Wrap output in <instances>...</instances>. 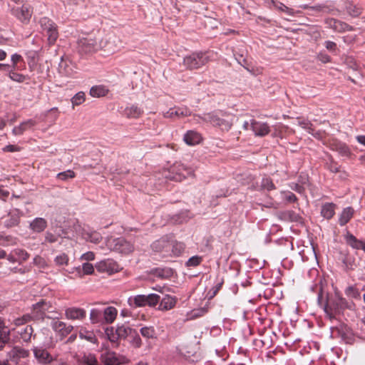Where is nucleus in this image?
Returning <instances> with one entry per match:
<instances>
[{"mask_svg":"<svg viewBox=\"0 0 365 365\" xmlns=\"http://www.w3.org/2000/svg\"><path fill=\"white\" fill-rule=\"evenodd\" d=\"M318 303L324 307V309L330 318H334L336 314H339L343 309L347 307L346 300L335 294L334 296L329 297L325 294L321 287L318 293Z\"/></svg>","mask_w":365,"mask_h":365,"instance_id":"f257e3e1","label":"nucleus"},{"mask_svg":"<svg viewBox=\"0 0 365 365\" xmlns=\"http://www.w3.org/2000/svg\"><path fill=\"white\" fill-rule=\"evenodd\" d=\"M135 330L128 325L123 324L117 325L115 329L113 327L107 328L106 334L109 341L115 344L114 347H118L119 345L118 341L129 339Z\"/></svg>","mask_w":365,"mask_h":365,"instance_id":"f03ea898","label":"nucleus"},{"mask_svg":"<svg viewBox=\"0 0 365 365\" xmlns=\"http://www.w3.org/2000/svg\"><path fill=\"white\" fill-rule=\"evenodd\" d=\"M107 246L110 250L124 255L130 254L134 250L133 244L123 237L108 240Z\"/></svg>","mask_w":365,"mask_h":365,"instance_id":"7ed1b4c3","label":"nucleus"},{"mask_svg":"<svg viewBox=\"0 0 365 365\" xmlns=\"http://www.w3.org/2000/svg\"><path fill=\"white\" fill-rule=\"evenodd\" d=\"M40 24L43 30L49 45H53L58 38V32L56 24L47 17L40 20Z\"/></svg>","mask_w":365,"mask_h":365,"instance_id":"20e7f679","label":"nucleus"},{"mask_svg":"<svg viewBox=\"0 0 365 365\" xmlns=\"http://www.w3.org/2000/svg\"><path fill=\"white\" fill-rule=\"evenodd\" d=\"M208 57L203 53H193L183 59V64L189 69H197L208 62Z\"/></svg>","mask_w":365,"mask_h":365,"instance_id":"39448f33","label":"nucleus"},{"mask_svg":"<svg viewBox=\"0 0 365 365\" xmlns=\"http://www.w3.org/2000/svg\"><path fill=\"white\" fill-rule=\"evenodd\" d=\"M77 44L81 53L90 54L98 51V39L96 37L81 38L78 40Z\"/></svg>","mask_w":365,"mask_h":365,"instance_id":"423d86ee","label":"nucleus"},{"mask_svg":"<svg viewBox=\"0 0 365 365\" xmlns=\"http://www.w3.org/2000/svg\"><path fill=\"white\" fill-rule=\"evenodd\" d=\"M11 13L23 24H28L31 18L33 10L31 6L23 4L11 7Z\"/></svg>","mask_w":365,"mask_h":365,"instance_id":"0eeeda50","label":"nucleus"},{"mask_svg":"<svg viewBox=\"0 0 365 365\" xmlns=\"http://www.w3.org/2000/svg\"><path fill=\"white\" fill-rule=\"evenodd\" d=\"M150 247L155 252L164 253L165 255H170L171 248V235H165L160 239L154 241Z\"/></svg>","mask_w":365,"mask_h":365,"instance_id":"6e6552de","label":"nucleus"},{"mask_svg":"<svg viewBox=\"0 0 365 365\" xmlns=\"http://www.w3.org/2000/svg\"><path fill=\"white\" fill-rule=\"evenodd\" d=\"M129 300H133L135 307H154L159 302L160 296L156 294H139L135 296L133 299H129Z\"/></svg>","mask_w":365,"mask_h":365,"instance_id":"1a4fd4ad","label":"nucleus"},{"mask_svg":"<svg viewBox=\"0 0 365 365\" xmlns=\"http://www.w3.org/2000/svg\"><path fill=\"white\" fill-rule=\"evenodd\" d=\"M171 173L173 174L170 179L175 181H181L186 178L187 175H192L194 170L192 168L187 167L181 163H175L171 167Z\"/></svg>","mask_w":365,"mask_h":365,"instance_id":"9d476101","label":"nucleus"},{"mask_svg":"<svg viewBox=\"0 0 365 365\" xmlns=\"http://www.w3.org/2000/svg\"><path fill=\"white\" fill-rule=\"evenodd\" d=\"M103 365H120L128 363L129 360L123 355H118L113 351H106L101 354Z\"/></svg>","mask_w":365,"mask_h":365,"instance_id":"9b49d317","label":"nucleus"},{"mask_svg":"<svg viewBox=\"0 0 365 365\" xmlns=\"http://www.w3.org/2000/svg\"><path fill=\"white\" fill-rule=\"evenodd\" d=\"M205 122L210 123L214 126L219 127L222 130H229L232 123L229 120L219 118L214 113L204 114L202 117H200Z\"/></svg>","mask_w":365,"mask_h":365,"instance_id":"f8f14e48","label":"nucleus"},{"mask_svg":"<svg viewBox=\"0 0 365 365\" xmlns=\"http://www.w3.org/2000/svg\"><path fill=\"white\" fill-rule=\"evenodd\" d=\"M96 268L99 272L112 274L119 272L122 268L114 260L108 259L102 260L96 264Z\"/></svg>","mask_w":365,"mask_h":365,"instance_id":"ddd939ff","label":"nucleus"},{"mask_svg":"<svg viewBox=\"0 0 365 365\" xmlns=\"http://www.w3.org/2000/svg\"><path fill=\"white\" fill-rule=\"evenodd\" d=\"M34 355L37 361L42 365L53 364L54 356L51 355L46 349L43 347H34L33 349Z\"/></svg>","mask_w":365,"mask_h":365,"instance_id":"4468645a","label":"nucleus"},{"mask_svg":"<svg viewBox=\"0 0 365 365\" xmlns=\"http://www.w3.org/2000/svg\"><path fill=\"white\" fill-rule=\"evenodd\" d=\"M29 356V351L21 347L15 346L8 352V359L4 360L1 365H8L9 361H11L15 364L19 362L21 358H26Z\"/></svg>","mask_w":365,"mask_h":365,"instance_id":"2eb2a0df","label":"nucleus"},{"mask_svg":"<svg viewBox=\"0 0 365 365\" xmlns=\"http://www.w3.org/2000/svg\"><path fill=\"white\" fill-rule=\"evenodd\" d=\"M58 73L65 76H71L76 73L75 66L67 58L62 56L58 67Z\"/></svg>","mask_w":365,"mask_h":365,"instance_id":"dca6fc26","label":"nucleus"},{"mask_svg":"<svg viewBox=\"0 0 365 365\" xmlns=\"http://www.w3.org/2000/svg\"><path fill=\"white\" fill-rule=\"evenodd\" d=\"M190 115V110L186 107H174L163 113L164 118H181Z\"/></svg>","mask_w":365,"mask_h":365,"instance_id":"f3484780","label":"nucleus"},{"mask_svg":"<svg viewBox=\"0 0 365 365\" xmlns=\"http://www.w3.org/2000/svg\"><path fill=\"white\" fill-rule=\"evenodd\" d=\"M51 327L56 332H58L63 337L68 335L73 329V326L67 325L65 322L59 320L53 321L51 323Z\"/></svg>","mask_w":365,"mask_h":365,"instance_id":"a211bd4d","label":"nucleus"},{"mask_svg":"<svg viewBox=\"0 0 365 365\" xmlns=\"http://www.w3.org/2000/svg\"><path fill=\"white\" fill-rule=\"evenodd\" d=\"M255 135L264 136L269 135L271 129L269 125L264 122L257 121L255 119L252 121V130Z\"/></svg>","mask_w":365,"mask_h":365,"instance_id":"6ab92c4d","label":"nucleus"},{"mask_svg":"<svg viewBox=\"0 0 365 365\" xmlns=\"http://www.w3.org/2000/svg\"><path fill=\"white\" fill-rule=\"evenodd\" d=\"M278 218L283 221L302 223V217L293 210H285L277 214Z\"/></svg>","mask_w":365,"mask_h":365,"instance_id":"aec40b11","label":"nucleus"},{"mask_svg":"<svg viewBox=\"0 0 365 365\" xmlns=\"http://www.w3.org/2000/svg\"><path fill=\"white\" fill-rule=\"evenodd\" d=\"M65 315L68 319L81 320L86 316L85 309L78 307H70L65 310Z\"/></svg>","mask_w":365,"mask_h":365,"instance_id":"412c9836","label":"nucleus"},{"mask_svg":"<svg viewBox=\"0 0 365 365\" xmlns=\"http://www.w3.org/2000/svg\"><path fill=\"white\" fill-rule=\"evenodd\" d=\"M344 239L348 245L356 250H362L365 252V240H358L354 235L347 232Z\"/></svg>","mask_w":365,"mask_h":365,"instance_id":"4be33fe9","label":"nucleus"},{"mask_svg":"<svg viewBox=\"0 0 365 365\" xmlns=\"http://www.w3.org/2000/svg\"><path fill=\"white\" fill-rule=\"evenodd\" d=\"M178 299L175 297L165 295L162 299L160 298V304L158 309L161 311H168L175 307Z\"/></svg>","mask_w":365,"mask_h":365,"instance_id":"5701e85b","label":"nucleus"},{"mask_svg":"<svg viewBox=\"0 0 365 365\" xmlns=\"http://www.w3.org/2000/svg\"><path fill=\"white\" fill-rule=\"evenodd\" d=\"M141 336L146 339L149 348H150V340H156L158 339V334L155 329L152 327H143L140 329Z\"/></svg>","mask_w":365,"mask_h":365,"instance_id":"b1692460","label":"nucleus"},{"mask_svg":"<svg viewBox=\"0 0 365 365\" xmlns=\"http://www.w3.org/2000/svg\"><path fill=\"white\" fill-rule=\"evenodd\" d=\"M54 358L52 365H78L73 362L74 357L68 354L64 355L56 354Z\"/></svg>","mask_w":365,"mask_h":365,"instance_id":"393cba45","label":"nucleus"},{"mask_svg":"<svg viewBox=\"0 0 365 365\" xmlns=\"http://www.w3.org/2000/svg\"><path fill=\"white\" fill-rule=\"evenodd\" d=\"M29 227L34 232H42L47 227V221L44 218L36 217L31 222Z\"/></svg>","mask_w":365,"mask_h":365,"instance_id":"a878e982","label":"nucleus"},{"mask_svg":"<svg viewBox=\"0 0 365 365\" xmlns=\"http://www.w3.org/2000/svg\"><path fill=\"white\" fill-rule=\"evenodd\" d=\"M103 320L106 324H112L116 319L118 310L114 307H108L103 310Z\"/></svg>","mask_w":365,"mask_h":365,"instance_id":"bb28decb","label":"nucleus"},{"mask_svg":"<svg viewBox=\"0 0 365 365\" xmlns=\"http://www.w3.org/2000/svg\"><path fill=\"white\" fill-rule=\"evenodd\" d=\"M51 307V303L46 299H41L33 305V309L36 312L37 316L42 315Z\"/></svg>","mask_w":365,"mask_h":365,"instance_id":"cd10ccee","label":"nucleus"},{"mask_svg":"<svg viewBox=\"0 0 365 365\" xmlns=\"http://www.w3.org/2000/svg\"><path fill=\"white\" fill-rule=\"evenodd\" d=\"M354 214V210L351 207H347L343 210L339 218V223L341 226L345 225L352 218Z\"/></svg>","mask_w":365,"mask_h":365,"instance_id":"c85d7f7f","label":"nucleus"},{"mask_svg":"<svg viewBox=\"0 0 365 365\" xmlns=\"http://www.w3.org/2000/svg\"><path fill=\"white\" fill-rule=\"evenodd\" d=\"M185 248V246L184 243L175 240L173 239V236L171 235V248L170 255L172 254L174 256H179L183 252Z\"/></svg>","mask_w":365,"mask_h":365,"instance_id":"c756f323","label":"nucleus"},{"mask_svg":"<svg viewBox=\"0 0 365 365\" xmlns=\"http://www.w3.org/2000/svg\"><path fill=\"white\" fill-rule=\"evenodd\" d=\"M115 39L110 36H106L101 40H98V50H104L108 51H113L115 50V46H111V43H114Z\"/></svg>","mask_w":365,"mask_h":365,"instance_id":"7c9ffc66","label":"nucleus"},{"mask_svg":"<svg viewBox=\"0 0 365 365\" xmlns=\"http://www.w3.org/2000/svg\"><path fill=\"white\" fill-rule=\"evenodd\" d=\"M108 91V89L104 86H95L90 89V95L95 98H100L106 96Z\"/></svg>","mask_w":365,"mask_h":365,"instance_id":"2f4dec72","label":"nucleus"},{"mask_svg":"<svg viewBox=\"0 0 365 365\" xmlns=\"http://www.w3.org/2000/svg\"><path fill=\"white\" fill-rule=\"evenodd\" d=\"M142 113V110L135 106L128 107L124 110V115L128 118H138Z\"/></svg>","mask_w":365,"mask_h":365,"instance_id":"473e14b6","label":"nucleus"},{"mask_svg":"<svg viewBox=\"0 0 365 365\" xmlns=\"http://www.w3.org/2000/svg\"><path fill=\"white\" fill-rule=\"evenodd\" d=\"M35 125V122L33 120H29L22 123L19 126L15 127L13 129V133L15 135H22L24 130L33 127Z\"/></svg>","mask_w":365,"mask_h":365,"instance_id":"72a5a7b5","label":"nucleus"},{"mask_svg":"<svg viewBox=\"0 0 365 365\" xmlns=\"http://www.w3.org/2000/svg\"><path fill=\"white\" fill-rule=\"evenodd\" d=\"M78 365H98V361L94 354H84Z\"/></svg>","mask_w":365,"mask_h":365,"instance_id":"f704fd0d","label":"nucleus"},{"mask_svg":"<svg viewBox=\"0 0 365 365\" xmlns=\"http://www.w3.org/2000/svg\"><path fill=\"white\" fill-rule=\"evenodd\" d=\"M334 206L333 203H327L323 205L321 210L322 215L327 219H331L334 215Z\"/></svg>","mask_w":365,"mask_h":365,"instance_id":"c9c22d12","label":"nucleus"},{"mask_svg":"<svg viewBox=\"0 0 365 365\" xmlns=\"http://www.w3.org/2000/svg\"><path fill=\"white\" fill-rule=\"evenodd\" d=\"M345 8L349 14L354 17L359 16L361 13V8L351 2H346Z\"/></svg>","mask_w":365,"mask_h":365,"instance_id":"e433bc0d","label":"nucleus"},{"mask_svg":"<svg viewBox=\"0 0 365 365\" xmlns=\"http://www.w3.org/2000/svg\"><path fill=\"white\" fill-rule=\"evenodd\" d=\"M128 341L131 346L135 349L140 348L143 344L142 339L136 330L134 331V333H133L131 336L128 339Z\"/></svg>","mask_w":365,"mask_h":365,"instance_id":"4c0bfd02","label":"nucleus"},{"mask_svg":"<svg viewBox=\"0 0 365 365\" xmlns=\"http://www.w3.org/2000/svg\"><path fill=\"white\" fill-rule=\"evenodd\" d=\"M33 332H34V329H33L32 327L30 325H27L24 329L18 331V333L20 334L21 338L24 341H30Z\"/></svg>","mask_w":365,"mask_h":365,"instance_id":"58836bf2","label":"nucleus"},{"mask_svg":"<svg viewBox=\"0 0 365 365\" xmlns=\"http://www.w3.org/2000/svg\"><path fill=\"white\" fill-rule=\"evenodd\" d=\"M86 101V94L83 91L77 93L72 98L71 103L72 107L74 108L76 106H78L84 103Z\"/></svg>","mask_w":365,"mask_h":365,"instance_id":"ea45409f","label":"nucleus"},{"mask_svg":"<svg viewBox=\"0 0 365 365\" xmlns=\"http://www.w3.org/2000/svg\"><path fill=\"white\" fill-rule=\"evenodd\" d=\"M90 319L93 324L101 322L103 320L102 312L96 309H91L90 313Z\"/></svg>","mask_w":365,"mask_h":365,"instance_id":"a19ab883","label":"nucleus"},{"mask_svg":"<svg viewBox=\"0 0 365 365\" xmlns=\"http://www.w3.org/2000/svg\"><path fill=\"white\" fill-rule=\"evenodd\" d=\"M75 176H76V174L73 170H68L66 171H64V172L57 174L56 178L58 180H63V181H66L68 179H70V178L71 179V178H75Z\"/></svg>","mask_w":365,"mask_h":365,"instance_id":"79ce46f5","label":"nucleus"},{"mask_svg":"<svg viewBox=\"0 0 365 365\" xmlns=\"http://www.w3.org/2000/svg\"><path fill=\"white\" fill-rule=\"evenodd\" d=\"M20 218L16 215H11L9 216V218L6 220L4 223L5 226L7 227H11L16 226L19 223Z\"/></svg>","mask_w":365,"mask_h":365,"instance_id":"37998d69","label":"nucleus"},{"mask_svg":"<svg viewBox=\"0 0 365 365\" xmlns=\"http://www.w3.org/2000/svg\"><path fill=\"white\" fill-rule=\"evenodd\" d=\"M54 262L58 266L67 265L68 263V257L66 254L62 253L55 257Z\"/></svg>","mask_w":365,"mask_h":365,"instance_id":"c03bdc74","label":"nucleus"},{"mask_svg":"<svg viewBox=\"0 0 365 365\" xmlns=\"http://www.w3.org/2000/svg\"><path fill=\"white\" fill-rule=\"evenodd\" d=\"M59 235H56L50 232H46L45 234L44 241L42 242V245H46V243H54L58 241Z\"/></svg>","mask_w":365,"mask_h":365,"instance_id":"a18cd8bd","label":"nucleus"},{"mask_svg":"<svg viewBox=\"0 0 365 365\" xmlns=\"http://www.w3.org/2000/svg\"><path fill=\"white\" fill-rule=\"evenodd\" d=\"M202 261V257L198 255L190 257L186 262L187 267H196Z\"/></svg>","mask_w":365,"mask_h":365,"instance_id":"49530a36","label":"nucleus"},{"mask_svg":"<svg viewBox=\"0 0 365 365\" xmlns=\"http://www.w3.org/2000/svg\"><path fill=\"white\" fill-rule=\"evenodd\" d=\"M261 187L262 189H265L267 190H272L275 188L272 180L269 178L262 179V183H261Z\"/></svg>","mask_w":365,"mask_h":365,"instance_id":"de8ad7c7","label":"nucleus"},{"mask_svg":"<svg viewBox=\"0 0 365 365\" xmlns=\"http://www.w3.org/2000/svg\"><path fill=\"white\" fill-rule=\"evenodd\" d=\"M335 24H336V25H335V31H336L338 32H343L345 31H349V30L352 29L351 26H350L347 24L342 22L341 21L338 20V21L335 22Z\"/></svg>","mask_w":365,"mask_h":365,"instance_id":"09e8293b","label":"nucleus"},{"mask_svg":"<svg viewBox=\"0 0 365 365\" xmlns=\"http://www.w3.org/2000/svg\"><path fill=\"white\" fill-rule=\"evenodd\" d=\"M79 336L81 339H86V340L94 343L96 341V336L93 332H88L86 331H80Z\"/></svg>","mask_w":365,"mask_h":365,"instance_id":"8fccbe9b","label":"nucleus"},{"mask_svg":"<svg viewBox=\"0 0 365 365\" xmlns=\"http://www.w3.org/2000/svg\"><path fill=\"white\" fill-rule=\"evenodd\" d=\"M10 331L0 332V350H1L9 341Z\"/></svg>","mask_w":365,"mask_h":365,"instance_id":"3c124183","label":"nucleus"},{"mask_svg":"<svg viewBox=\"0 0 365 365\" xmlns=\"http://www.w3.org/2000/svg\"><path fill=\"white\" fill-rule=\"evenodd\" d=\"M31 317L29 314H25L21 317L17 318L14 320V323L16 326L19 327L23 325L31 320Z\"/></svg>","mask_w":365,"mask_h":365,"instance_id":"603ef678","label":"nucleus"},{"mask_svg":"<svg viewBox=\"0 0 365 365\" xmlns=\"http://www.w3.org/2000/svg\"><path fill=\"white\" fill-rule=\"evenodd\" d=\"M345 294L352 298H358L359 297V292L358 289L353 286L348 287L345 290Z\"/></svg>","mask_w":365,"mask_h":365,"instance_id":"864d4df0","label":"nucleus"},{"mask_svg":"<svg viewBox=\"0 0 365 365\" xmlns=\"http://www.w3.org/2000/svg\"><path fill=\"white\" fill-rule=\"evenodd\" d=\"M253 118L252 119H240V123L242 125V128L245 130H252V121Z\"/></svg>","mask_w":365,"mask_h":365,"instance_id":"5fc2aeb1","label":"nucleus"},{"mask_svg":"<svg viewBox=\"0 0 365 365\" xmlns=\"http://www.w3.org/2000/svg\"><path fill=\"white\" fill-rule=\"evenodd\" d=\"M9 77L11 80L19 82V83L24 82L26 79L25 76L18 73H16V72H11L9 73Z\"/></svg>","mask_w":365,"mask_h":365,"instance_id":"6e6d98bb","label":"nucleus"},{"mask_svg":"<svg viewBox=\"0 0 365 365\" xmlns=\"http://www.w3.org/2000/svg\"><path fill=\"white\" fill-rule=\"evenodd\" d=\"M299 125L305 129H309L310 130V131H309V134H311L312 135H316V133H314L313 128H312V125L311 124V123L309 121L305 120H299Z\"/></svg>","mask_w":365,"mask_h":365,"instance_id":"4d7b16f0","label":"nucleus"},{"mask_svg":"<svg viewBox=\"0 0 365 365\" xmlns=\"http://www.w3.org/2000/svg\"><path fill=\"white\" fill-rule=\"evenodd\" d=\"M14 252L15 255L18 256L23 261L26 260L29 256L26 251L21 249L15 250Z\"/></svg>","mask_w":365,"mask_h":365,"instance_id":"13d9d810","label":"nucleus"},{"mask_svg":"<svg viewBox=\"0 0 365 365\" xmlns=\"http://www.w3.org/2000/svg\"><path fill=\"white\" fill-rule=\"evenodd\" d=\"M82 269L85 274H91L94 272V267L92 264L85 262L82 265Z\"/></svg>","mask_w":365,"mask_h":365,"instance_id":"bf43d9fd","label":"nucleus"},{"mask_svg":"<svg viewBox=\"0 0 365 365\" xmlns=\"http://www.w3.org/2000/svg\"><path fill=\"white\" fill-rule=\"evenodd\" d=\"M102 240L101 235L98 232H93L89 235V240L95 244L99 243Z\"/></svg>","mask_w":365,"mask_h":365,"instance_id":"052dcab7","label":"nucleus"},{"mask_svg":"<svg viewBox=\"0 0 365 365\" xmlns=\"http://www.w3.org/2000/svg\"><path fill=\"white\" fill-rule=\"evenodd\" d=\"M34 264L38 265L41 268H44L46 267V263L45 260L40 256H36L34 258Z\"/></svg>","mask_w":365,"mask_h":365,"instance_id":"680f3d73","label":"nucleus"},{"mask_svg":"<svg viewBox=\"0 0 365 365\" xmlns=\"http://www.w3.org/2000/svg\"><path fill=\"white\" fill-rule=\"evenodd\" d=\"M202 138H183L184 142L188 145L200 144Z\"/></svg>","mask_w":365,"mask_h":365,"instance_id":"e2e57ef3","label":"nucleus"},{"mask_svg":"<svg viewBox=\"0 0 365 365\" xmlns=\"http://www.w3.org/2000/svg\"><path fill=\"white\" fill-rule=\"evenodd\" d=\"M22 60H23V58H22L21 56L16 54V53L14 54L11 56V61L13 63L14 68H16L17 63L21 61Z\"/></svg>","mask_w":365,"mask_h":365,"instance_id":"0e129e2a","label":"nucleus"},{"mask_svg":"<svg viewBox=\"0 0 365 365\" xmlns=\"http://www.w3.org/2000/svg\"><path fill=\"white\" fill-rule=\"evenodd\" d=\"M4 151L6 152H17L20 150V148L14 145H9L3 148Z\"/></svg>","mask_w":365,"mask_h":365,"instance_id":"69168bd1","label":"nucleus"},{"mask_svg":"<svg viewBox=\"0 0 365 365\" xmlns=\"http://www.w3.org/2000/svg\"><path fill=\"white\" fill-rule=\"evenodd\" d=\"M9 196V192L5 189L2 186H0V199L2 200H6Z\"/></svg>","mask_w":365,"mask_h":365,"instance_id":"338daca9","label":"nucleus"},{"mask_svg":"<svg viewBox=\"0 0 365 365\" xmlns=\"http://www.w3.org/2000/svg\"><path fill=\"white\" fill-rule=\"evenodd\" d=\"M325 46L327 49L331 51H334L336 48V44L334 42L330 41H327L325 42Z\"/></svg>","mask_w":365,"mask_h":365,"instance_id":"774afa93","label":"nucleus"}]
</instances>
